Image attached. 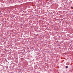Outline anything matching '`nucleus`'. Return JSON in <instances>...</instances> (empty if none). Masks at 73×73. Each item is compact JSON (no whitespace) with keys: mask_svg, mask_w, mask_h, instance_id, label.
<instances>
[{"mask_svg":"<svg viewBox=\"0 0 73 73\" xmlns=\"http://www.w3.org/2000/svg\"><path fill=\"white\" fill-rule=\"evenodd\" d=\"M68 68V67L67 66H66V69H67V68Z\"/></svg>","mask_w":73,"mask_h":73,"instance_id":"1","label":"nucleus"}]
</instances>
